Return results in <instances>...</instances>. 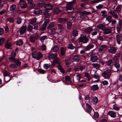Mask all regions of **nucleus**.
Here are the masks:
<instances>
[{"label": "nucleus", "mask_w": 122, "mask_h": 122, "mask_svg": "<svg viewBox=\"0 0 122 122\" xmlns=\"http://www.w3.org/2000/svg\"><path fill=\"white\" fill-rule=\"evenodd\" d=\"M76 1L75 0L71 2H68L66 5V8L67 11L68 13H70L73 12L74 10V8L73 5V4L75 3Z\"/></svg>", "instance_id": "1"}, {"label": "nucleus", "mask_w": 122, "mask_h": 122, "mask_svg": "<svg viewBox=\"0 0 122 122\" xmlns=\"http://www.w3.org/2000/svg\"><path fill=\"white\" fill-rule=\"evenodd\" d=\"M32 56L34 58L39 60L42 57L43 55L40 52L35 51L32 53Z\"/></svg>", "instance_id": "2"}, {"label": "nucleus", "mask_w": 122, "mask_h": 122, "mask_svg": "<svg viewBox=\"0 0 122 122\" xmlns=\"http://www.w3.org/2000/svg\"><path fill=\"white\" fill-rule=\"evenodd\" d=\"M111 74V71L110 70H107L102 73V76L105 79H109L110 78Z\"/></svg>", "instance_id": "3"}, {"label": "nucleus", "mask_w": 122, "mask_h": 122, "mask_svg": "<svg viewBox=\"0 0 122 122\" xmlns=\"http://www.w3.org/2000/svg\"><path fill=\"white\" fill-rule=\"evenodd\" d=\"M16 55L15 53L13 52L11 53V56L9 58V60L11 62H15L16 61L18 60V59H15V57Z\"/></svg>", "instance_id": "4"}, {"label": "nucleus", "mask_w": 122, "mask_h": 122, "mask_svg": "<svg viewBox=\"0 0 122 122\" xmlns=\"http://www.w3.org/2000/svg\"><path fill=\"white\" fill-rule=\"evenodd\" d=\"M19 4L22 9L25 8L27 7V3L24 0H20Z\"/></svg>", "instance_id": "5"}, {"label": "nucleus", "mask_w": 122, "mask_h": 122, "mask_svg": "<svg viewBox=\"0 0 122 122\" xmlns=\"http://www.w3.org/2000/svg\"><path fill=\"white\" fill-rule=\"evenodd\" d=\"M91 13V12H87L84 11L81 12L80 13V17L81 18H83L85 17L86 15L90 14Z\"/></svg>", "instance_id": "6"}, {"label": "nucleus", "mask_w": 122, "mask_h": 122, "mask_svg": "<svg viewBox=\"0 0 122 122\" xmlns=\"http://www.w3.org/2000/svg\"><path fill=\"white\" fill-rule=\"evenodd\" d=\"M107 49V46L105 45H102L99 49L98 51L99 52L101 53L103 52Z\"/></svg>", "instance_id": "7"}, {"label": "nucleus", "mask_w": 122, "mask_h": 122, "mask_svg": "<svg viewBox=\"0 0 122 122\" xmlns=\"http://www.w3.org/2000/svg\"><path fill=\"white\" fill-rule=\"evenodd\" d=\"M93 53L90 55L91 56L90 58V61L92 62H95L98 59V58L96 56H93Z\"/></svg>", "instance_id": "8"}, {"label": "nucleus", "mask_w": 122, "mask_h": 122, "mask_svg": "<svg viewBox=\"0 0 122 122\" xmlns=\"http://www.w3.org/2000/svg\"><path fill=\"white\" fill-rule=\"evenodd\" d=\"M117 49L115 47H111L110 49H108V51L110 53L114 54L115 53Z\"/></svg>", "instance_id": "9"}, {"label": "nucleus", "mask_w": 122, "mask_h": 122, "mask_svg": "<svg viewBox=\"0 0 122 122\" xmlns=\"http://www.w3.org/2000/svg\"><path fill=\"white\" fill-rule=\"evenodd\" d=\"M57 25V28L56 30H58L60 32L64 30V27L62 24H58Z\"/></svg>", "instance_id": "10"}, {"label": "nucleus", "mask_w": 122, "mask_h": 122, "mask_svg": "<svg viewBox=\"0 0 122 122\" xmlns=\"http://www.w3.org/2000/svg\"><path fill=\"white\" fill-rule=\"evenodd\" d=\"M27 28V27L26 26H22L21 28L20 31V33L21 35L24 33L26 30Z\"/></svg>", "instance_id": "11"}, {"label": "nucleus", "mask_w": 122, "mask_h": 122, "mask_svg": "<svg viewBox=\"0 0 122 122\" xmlns=\"http://www.w3.org/2000/svg\"><path fill=\"white\" fill-rule=\"evenodd\" d=\"M94 45L93 44H89L87 45L85 48V50L86 51H89L94 47Z\"/></svg>", "instance_id": "12"}, {"label": "nucleus", "mask_w": 122, "mask_h": 122, "mask_svg": "<svg viewBox=\"0 0 122 122\" xmlns=\"http://www.w3.org/2000/svg\"><path fill=\"white\" fill-rule=\"evenodd\" d=\"M57 56V54L56 53L49 54L48 55V56L49 58L53 59L56 58Z\"/></svg>", "instance_id": "13"}, {"label": "nucleus", "mask_w": 122, "mask_h": 122, "mask_svg": "<svg viewBox=\"0 0 122 122\" xmlns=\"http://www.w3.org/2000/svg\"><path fill=\"white\" fill-rule=\"evenodd\" d=\"M97 27L98 29H101L103 31L106 28L105 26L104 25L102 24H100L97 25Z\"/></svg>", "instance_id": "14"}, {"label": "nucleus", "mask_w": 122, "mask_h": 122, "mask_svg": "<svg viewBox=\"0 0 122 122\" xmlns=\"http://www.w3.org/2000/svg\"><path fill=\"white\" fill-rule=\"evenodd\" d=\"M58 46L57 45L53 46L52 48L51 51L54 52H56L59 50Z\"/></svg>", "instance_id": "15"}, {"label": "nucleus", "mask_w": 122, "mask_h": 122, "mask_svg": "<svg viewBox=\"0 0 122 122\" xmlns=\"http://www.w3.org/2000/svg\"><path fill=\"white\" fill-rule=\"evenodd\" d=\"M44 8L46 10H51L52 8V6L51 5L47 4L45 5Z\"/></svg>", "instance_id": "16"}, {"label": "nucleus", "mask_w": 122, "mask_h": 122, "mask_svg": "<svg viewBox=\"0 0 122 122\" xmlns=\"http://www.w3.org/2000/svg\"><path fill=\"white\" fill-rule=\"evenodd\" d=\"M99 89V87L97 84L93 85L91 87V89L93 91L97 90Z\"/></svg>", "instance_id": "17"}, {"label": "nucleus", "mask_w": 122, "mask_h": 122, "mask_svg": "<svg viewBox=\"0 0 122 122\" xmlns=\"http://www.w3.org/2000/svg\"><path fill=\"white\" fill-rule=\"evenodd\" d=\"M108 114L111 117L115 118L116 117V113L113 111H110L108 112Z\"/></svg>", "instance_id": "18"}, {"label": "nucleus", "mask_w": 122, "mask_h": 122, "mask_svg": "<svg viewBox=\"0 0 122 122\" xmlns=\"http://www.w3.org/2000/svg\"><path fill=\"white\" fill-rule=\"evenodd\" d=\"M117 42L118 44H120L121 41L122 40L121 36L119 35H117L116 36Z\"/></svg>", "instance_id": "19"}, {"label": "nucleus", "mask_w": 122, "mask_h": 122, "mask_svg": "<svg viewBox=\"0 0 122 122\" xmlns=\"http://www.w3.org/2000/svg\"><path fill=\"white\" fill-rule=\"evenodd\" d=\"M80 56L79 55H76L74 56V60L76 62H78L80 60Z\"/></svg>", "instance_id": "20"}, {"label": "nucleus", "mask_w": 122, "mask_h": 122, "mask_svg": "<svg viewBox=\"0 0 122 122\" xmlns=\"http://www.w3.org/2000/svg\"><path fill=\"white\" fill-rule=\"evenodd\" d=\"M66 47H61V53L62 56H64L65 55L66 52Z\"/></svg>", "instance_id": "21"}, {"label": "nucleus", "mask_w": 122, "mask_h": 122, "mask_svg": "<svg viewBox=\"0 0 122 122\" xmlns=\"http://www.w3.org/2000/svg\"><path fill=\"white\" fill-rule=\"evenodd\" d=\"M8 40L5 43V47L7 49L9 48L11 46L12 44L9 42H8Z\"/></svg>", "instance_id": "22"}, {"label": "nucleus", "mask_w": 122, "mask_h": 122, "mask_svg": "<svg viewBox=\"0 0 122 122\" xmlns=\"http://www.w3.org/2000/svg\"><path fill=\"white\" fill-rule=\"evenodd\" d=\"M42 12V11L41 9L39 8H37L34 10V13L35 14H38L41 13Z\"/></svg>", "instance_id": "23"}, {"label": "nucleus", "mask_w": 122, "mask_h": 122, "mask_svg": "<svg viewBox=\"0 0 122 122\" xmlns=\"http://www.w3.org/2000/svg\"><path fill=\"white\" fill-rule=\"evenodd\" d=\"M86 36H81L78 39V42L79 43L82 42L86 38Z\"/></svg>", "instance_id": "24"}, {"label": "nucleus", "mask_w": 122, "mask_h": 122, "mask_svg": "<svg viewBox=\"0 0 122 122\" xmlns=\"http://www.w3.org/2000/svg\"><path fill=\"white\" fill-rule=\"evenodd\" d=\"M67 20L66 18H60L59 19L58 21L60 23H62L66 21Z\"/></svg>", "instance_id": "25"}, {"label": "nucleus", "mask_w": 122, "mask_h": 122, "mask_svg": "<svg viewBox=\"0 0 122 122\" xmlns=\"http://www.w3.org/2000/svg\"><path fill=\"white\" fill-rule=\"evenodd\" d=\"M16 7V5L15 4H13L11 5L10 7V11L13 12Z\"/></svg>", "instance_id": "26"}, {"label": "nucleus", "mask_w": 122, "mask_h": 122, "mask_svg": "<svg viewBox=\"0 0 122 122\" xmlns=\"http://www.w3.org/2000/svg\"><path fill=\"white\" fill-rule=\"evenodd\" d=\"M36 18H34L30 20H29V22L30 24H33L36 22Z\"/></svg>", "instance_id": "27"}, {"label": "nucleus", "mask_w": 122, "mask_h": 122, "mask_svg": "<svg viewBox=\"0 0 122 122\" xmlns=\"http://www.w3.org/2000/svg\"><path fill=\"white\" fill-rule=\"evenodd\" d=\"M45 4L44 1L42 0L39 1L38 3V5L40 7L42 6Z\"/></svg>", "instance_id": "28"}, {"label": "nucleus", "mask_w": 122, "mask_h": 122, "mask_svg": "<svg viewBox=\"0 0 122 122\" xmlns=\"http://www.w3.org/2000/svg\"><path fill=\"white\" fill-rule=\"evenodd\" d=\"M86 105L87 111L89 112H90L92 111V108L90 105L89 104L87 103L86 104Z\"/></svg>", "instance_id": "29"}, {"label": "nucleus", "mask_w": 122, "mask_h": 122, "mask_svg": "<svg viewBox=\"0 0 122 122\" xmlns=\"http://www.w3.org/2000/svg\"><path fill=\"white\" fill-rule=\"evenodd\" d=\"M92 102L94 104H96L98 102V100L97 98L96 97H93L92 99Z\"/></svg>", "instance_id": "30"}, {"label": "nucleus", "mask_w": 122, "mask_h": 122, "mask_svg": "<svg viewBox=\"0 0 122 122\" xmlns=\"http://www.w3.org/2000/svg\"><path fill=\"white\" fill-rule=\"evenodd\" d=\"M41 49L43 51L46 50L47 49L46 46L44 43H42L41 47Z\"/></svg>", "instance_id": "31"}, {"label": "nucleus", "mask_w": 122, "mask_h": 122, "mask_svg": "<svg viewBox=\"0 0 122 122\" xmlns=\"http://www.w3.org/2000/svg\"><path fill=\"white\" fill-rule=\"evenodd\" d=\"M114 65L115 67L116 68L117 71H118L119 70L120 67V65L119 62L115 63L114 64Z\"/></svg>", "instance_id": "32"}, {"label": "nucleus", "mask_w": 122, "mask_h": 122, "mask_svg": "<svg viewBox=\"0 0 122 122\" xmlns=\"http://www.w3.org/2000/svg\"><path fill=\"white\" fill-rule=\"evenodd\" d=\"M112 60H110L108 61L107 62L106 64L107 65L111 67L112 66Z\"/></svg>", "instance_id": "33"}, {"label": "nucleus", "mask_w": 122, "mask_h": 122, "mask_svg": "<svg viewBox=\"0 0 122 122\" xmlns=\"http://www.w3.org/2000/svg\"><path fill=\"white\" fill-rule=\"evenodd\" d=\"M23 43V41L21 40H20L16 42V44L17 45L20 46Z\"/></svg>", "instance_id": "34"}, {"label": "nucleus", "mask_w": 122, "mask_h": 122, "mask_svg": "<svg viewBox=\"0 0 122 122\" xmlns=\"http://www.w3.org/2000/svg\"><path fill=\"white\" fill-rule=\"evenodd\" d=\"M92 65L97 69H98L100 67V64L97 63H93Z\"/></svg>", "instance_id": "35"}, {"label": "nucleus", "mask_w": 122, "mask_h": 122, "mask_svg": "<svg viewBox=\"0 0 122 122\" xmlns=\"http://www.w3.org/2000/svg\"><path fill=\"white\" fill-rule=\"evenodd\" d=\"M47 38V36H41L40 38V40L42 42H43L44 40Z\"/></svg>", "instance_id": "36"}, {"label": "nucleus", "mask_w": 122, "mask_h": 122, "mask_svg": "<svg viewBox=\"0 0 122 122\" xmlns=\"http://www.w3.org/2000/svg\"><path fill=\"white\" fill-rule=\"evenodd\" d=\"M54 25V22H52L47 27L48 29H51V28L53 27Z\"/></svg>", "instance_id": "37"}, {"label": "nucleus", "mask_w": 122, "mask_h": 122, "mask_svg": "<svg viewBox=\"0 0 122 122\" xmlns=\"http://www.w3.org/2000/svg\"><path fill=\"white\" fill-rule=\"evenodd\" d=\"M58 69L60 70L63 73L64 72V71L63 68V67L59 65L58 66Z\"/></svg>", "instance_id": "38"}, {"label": "nucleus", "mask_w": 122, "mask_h": 122, "mask_svg": "<svg viewBox=\"0 0 122 122\" xmlns=\"http://www.w3.org/2000/svg\"><path fill=\"white\" fill-rule=\"evenodd\" d=\"M65 79L66 81L69 80L70 82H71L72 81L71 77L68 76H66L65 78Z\"/></svg>", "instance_id": "39"}, {"label": "nucleus", "mask_w": 122, "mask_h": 122, "mask_svg": "<svg viewBox=\"0 0 122 122\" xmlns=\"http://www.w3.org/2000/svg\"><path fill=\"white\" fill-rule=\"evenodd\" d=\"M61 10L59 8H56L54 9V13L55 14H58L60 12Z\"/></svg>", "instance_id": "40"}, {"label": "nucleus", "mask_w": 122, "mask_h": 122, "mask_svg": "<svg viewBox=\"0 0 122 122\" xmlns=\"http://www.w3.org/2000/svg\"><path fill=\"white\" fill-rule=\"evenodd\" d=\"M50 64H45L43 65L44 68L46 69H48L50 66Z\"/></svg>", "instance_id": "41"}, {"label": "nucleus", "mask_w": 122, "mask_h": 122, "mask_svg": "<svg viewBox=\"0 0 122 122\" xmlns=\"http://www.w3.org/2000/svg\"><path fill=\"white\" fill-rule=\"evenodd\" d=\"M17 23L18 24H20L21 22V19L19 17L17 18Z\"/></svg>", "instance_id": "42"}, {"label": "nucleus", "mask_w": 122, "mask_h": 122, "mask_svg": "<svg viewBox=\"0 0 122 122\" xmlns=\"http://www.w3.org/2000/svg\"><path fill=\"white\" fill-rule=\"evenodd\" d=\"M73 34L74 36H77L78 34V31L75 30H74L73 31Z\"/></svg>", "instance_id": "43"}, {"label": "nucleus", "mask_w": 122, "mask_h": 122, "mask_svg": "<svg viewBox=\"0 0 122 122\" xmlns=\"http://www.w3.org/2000/svg\"><path fill=\"white\" fill-rule=\"evenodd\" d=\"M47 25L44 23L43 24L42 27L41 28V30H44L46 27Z\"/></svg>", "instance_id": "44"}, {"label": "nucleus", "mask_w": 122, "mask_h": 122, "mask_svg": "<svg viewBox=\"0 0 122 122\" xmlns=\"http://www.w3.org/2000/svg\"><path fill=\"white\" fill-rule=\"evenodd\" d=\"M111 33V30L109 29H106L104 31V33L105 34H108Z\"/></svg>", "instance_id": "45"}, {"label": "nucleus", "mask_w": 122, "mask_h": 122, "mask_svg": "<svg viewBox=\"0 0 122 122\" xmlns=\"http://www.w3.org/2000/svg\"><path fill=\"white\" fill-rule=\"evenodd\" d=\"M7 20L10 23H12L14 21V19L13 18H8Z\"/></svg>", "instance_id": "46"}, {"label": "nucleus", "mask_w": 122, "mask_h": 122, "mask_svg": "<svg viewBox=\"0 0 122 122\" xmlns=\"http://www.w3.org/2000/svg\"><path fill=\"white\" fill-rule=\"evenodd\" d=\"M30 41L33 43H34L35 41V38L33 36H31L29 38Z\"/></svg>", "instance_id": "47"}, {"label": "nucleus", "mask_w": 122, "mask_h": 122, "mask_svg": "<svg viewBox=\"0 0 122 122\" xmlns=\"http://www.w3.org/2000/svg\"><path fill=\"white\" fill-rule=\"evenodd\" d=\"M33 28L32 26L29 25L28 26L27 30L31 32L33 29Z\"/></svg>", "instance_id": "48"}, {"label": "nucleus", "mask_w": 122, "mask_h": 122, "mask_svg": "<svg viewBox=\"0 0 122 122\" xmlns=\"http://www.w3.org/2000/svg\"><path fill=\"white\" fill-rule=\"evenodd\" d=\"M9 67L10 68H17V66H16L15 64H11L9 65Z\"/></svg>", "instance_id": "49"}, {"label": "nucleus", "mask_w": 122, "mask_h": 122, "mask_svg": "<svg viewBox=\"0 0 122 122\" xmlns=\"http://www.w3.org/2000/svg\"><path fill=\"white\" fill-rule=\"evenodd\" d=\"M68 48L70 49H72L75 48V46H73L72 44H70L69 45Z\"/></svg>", "instance_id": "50"}, {"label": "nucleus", "mask_w": 122, "mask_h": 122, "mask_svg": "<svg viewBox=\"0 0 122 122\" xmlns=\"http://www.w3.org/2000/svg\"><path fill=\"white\" fill-rule=\"evenodd\" d=\"M79 69L81 71H82L85 68V66L84 65H81L79 66Z\"/></svg>", "instance_id": "51"}, {"label": "nucleus", "mask_w": 122, "mask_h": 122, "mask_svg": "<svg viewBox=\"0 0 122 122\" xmlns=\"http://www.w3.org/2000/svg\"><path fill=\"white\" fill-rule=\"evenodd\" d=\"M92 31V29L91 28H89L85 30V32L86 33H89Z\"/></svg>", "instance_id": "52"}, {"label": "nucleus", "mask_w": 122, "mask_h": 122, "mask_svg": "<svg viewBox=\"0 0 122 122\" xmlns=\"http://www.w3.org/2000/svg\"><path fill=\"white\" fill-rule=\"evenodd\" d=\"M71 23L69 21H68L67 22V27L68 29H70L71 27Z\"/></svg>", "instance_id": "53"}, {"label": "nucleus", "mask_w": 122, "mask_h": 122, "mask_svg": "<svg viewBox=\"0 0 122 122\" xmlns=\"http://www.w3.org/2000/svg\"><path fill=\"white\" fill-rule=\"evenodd\" d=\"M81 75L80 74H77L76 76L77 80L79 81L81 77Z\"/></svg>", "instance_id": "54"}, {"label": "nucleus", "mask_w": 122, "mask_h": 122, "mask_svg": "<svg viewBox=\"0 0 122 122\" xmlns=\"http://www.w3.org/2000/svg\"><path fill=\"white\" fill-rule=\"evenodd\" d=\"M49 17H46V18L45 19V21L44 23L46 24V25L50 21Z\"/></svg>", "instance_id": "55"}, {"label": "nucleus", "mask_w": 122, "mask_h": 122, "mask_svg": "<svg viewBox=\"0 0 122 122\" xmlns=\"http://www.w3.org/2000/svg\"><path fill=\"white\" fill-rule=\"evenodd\" d=\"M44 14L46 17H49V16L50 15V13H49L48 11L46 10L44 12Z\"/></svg>", "instance_id": "56"}, {"label": "nucleus", "mask_w": 122, "mask_h": 122, "mask_svg": "<svg viewBox=\"0 0 122 122\" xmlns=\"http://www.w3.org/2000/svg\"><path fill=\"white\" fill-rule=\"evenodd\" d=\"M18 59L17 61H16L15 62L16 63V66H17V68L18 66H20L21 64V62L20 61H18Z\"/></svg>", "instance_id": "57"}, {"label": "nucleus", "mask_w": 122, "mask_h": 122, "mask_svg": "<svg viewBox=\"0 0 122 122\" xmlns=\"http://www.w3.org/2000/svg\"><path fill=\"white\" fill-rule=\"evenodd\" d=\"M101 13L102 14V16L105 17L107 15V12L105 10H102L101 11Z\"/></svg>", "instance_id": "58"}, {"label": "nucleus", "mask_w": 122, "mask_h": 122, "mask_svg": "<svg viewBox=\"0 0 122 122\" xmlns=\"http://www.w3.org/2000/svg\"><path fill=\"white\" fill-rule=\"evenodd\" d=\"M5 41L4 39L3 38H0V46L2 45L3 43Z\"/></svg>", "instance_id": "59"}, {"label": "nucleus", "mask_w": 122, "mask_h": 122, "mask_svg": "<svg viewBox=\"0 0 122 122\" xmlns=\"http://www.w3.org/2000/svg\"><path fill=\"white\" fill-rule=\"evenodd\" d=\"M106 19L108 21L109 23H110L112 21V17L110 16L107 17Z\"/></svg>", "instance_id": "60"}, {"label": "nucleus", "mask_w": 122, "mask_h": 122, "mask_svg": "<svg viewBox=\"0 0 122 122\" xmlns=\"http://www.w3.org/2000/svg\"><path fill=\"white\" fill-rule=\"evenodd\" d=\"M4 76H10V74L7 71H5L4 73Z\"/></svg>", "instance_id": "61"}, {"label": "nucleus", "mask_w": 122, "mask_h": 122, "mask_svg": "<svg viewBox=\"0 0 122 122\" xmlns=\"http://www.w3.org/2000/svg\"><path fill=\"white\" fill-rule=\"evenodd\" d=\"M113 60L115 63L119 62L118 61V58L117 56H114L113 58Z\"/></svg>", "instance_id": "62"}, {"label": "nucleus", "mask_w": 122, "mask_h": 122, "mask_svg": "<svg viewBox=\"0 0 122 122\" xmlns=\"http://www.w3.org/2000/svg\"><path fill=\"white\" fill-rule=\"evenodd\" d=\"M103 6L102 4H99L96 6V8L97 9H100L102 8Z\"/></svg>", "instance_id": "63"}, {"label": "nucleus", "mask_w": 122, "mask_h": 122, "mask_svg": "<svg viewBox=\"0 0 122 122\" xmlns=\"http://www.w3.org/2000/svg\"><path fill=\"white\" fill-rule=\"evenodd\" d=\"M122 27V26L118 25L117 27V31L118 32H119L120 31Z\"/></svg>", "instance_id": "64"}]
</instances>
